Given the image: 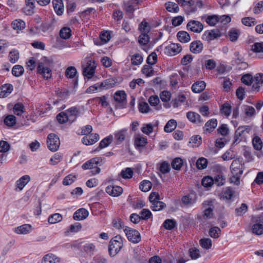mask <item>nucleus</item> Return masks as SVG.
Returning a JSON list of instances; mask_svg holds the SVG:
<instances>
[{"instance_id": "obj_1", "label": "nucleus", "mask_w": 263, "mask_h": 263, "mask_svg": "<svg viewBox=\"0 0 263 263\" xmlns=\"http://www.w3.org/2000/svg\"><path fill=\"white\" fill-rule=\"evenodd\" d=\"M105 162V158L102 157H96L87 161L84 163L82 168L83 170L92 169L95 168V171H92V173L93 175L99 174L100 172V168L97 167V165H102Z\"/></svg>"}, {"instance_id": "obj_2", "label": "nucleus", "mask_w": 263, "mask_h": 263, "mask_svg": "<svg viewBox=\"0 0 263 263\" xmlns=\"http://www.w3.org/2000/svg\"><path fill=\"white\" fill-rule=\"evenodd\" d=\"M123 247L122 238L116 236L110 240L108 246V252L111 256H115L121 250Z\"/></svg>"}, {"instance_id": "obj_3", "label": "nucleus", "mask_w": 263, "mask_h": 263, "mask_svg": "<svg viewBox=\"0 0 263 263\" xmlns=\"http://www.w3.org/2000/svg\"><path fill=\"white\" fill-rule=\"evenodd\" d=\"M47 147L51 151H57L60 145L59 137L53 133L49 134L47 138Z\"/></svg>"}, {"instance_id": "obj_4", "label": "nucleus", "mask_w": 263, "mask_h": 263, "mask_svg": "<svg viewBox=\"0 0 263 263\" xmlns=\"http://www.w3.org/2000/svg\"><path fill=\"white\" fill-rule=\"evenodd\" d=\"M124 231L130 241L136 243L140 241L141 236L138 231L128 227H125L124 228Z\"/></svg>"}, {"instance_id": "obj_5", "label": "nucleus", "mask_w": 263, "mask_h": 263, "mask_svg": "<svg viewBox=\"0 0 263 263\" xmlns=\"http://www.w3.org/2000/svg\"><path fill=\"white\" fill-rule=\"evenodd\" d=\"M197 196L195 193H191L183 196L181 199V206L190 207L196 202Z\"/></svg>"}, {"instance_id": "obj_6", "label": "nucleus", "mask_w": 263, "mask_h": 263, "mask_svg": "<svg viewBox=\"0 0 263 263\" xmlns=\"http://www.w3.org/2000/svg\"><path fill=\"white\" fill-rule=\"evenodd\" d=\"M243 163L240 159H236L233 161L230 168L232 175H241L243 173Z\"/></svg>"}, {"instance_id": "obj_7", "label": "nucleus", "mask_w": 263, "mask_h": 263, "mask_svg": "<svg viewBox=\"0 0 263 263\" xmlns=\"http://www.w3.org/2000/svg\"><path fill=\"white\" fill-rule=\"evenodd\" d=\"M126 94L124 90L117 91L114 96V99L116 102L118 103V107L123 108L125 107L126 104Z\"/></svg>"}, {"instance_id": "obj_8", "label": "nucleus", "mask_w": 263, "mask_h": 263, "mask_svg": "<svg viewBox=\"0 0 263 263\" xmlns=\"http://www.w3.org/2000/svg\"><path fill=\"white\" fill-rule=\"evenodd\" d=\"M95 69L96 66L94 61L88 60L86 66L83 68V74L88 79H90L93 76Z\"/></svg>"}, {"instance_id": "obj_9", "label": "nucleus", "mask_w": 263, "mask_h": 263, "mask_svg": "<svg viewBox=\"0 0 263 263\" xmlns=\"http://www.w3.org/2000/svg\"><path fill=\"white\" fill-rule=\"evenodd\" d=\"M73 246L74 248L82 249L84 252L90 254H93L96 249L95 246L92 243L78 242L74 243Z\"/></svg>"}, {"instance_id": "obj_10", "label": "nucleus", "mask_w": 263, "mask_h": 263, "mask_svg": "<svg viewBox=\"0 0 263 263\" xmlns=\"http://www.w3.org/2000/svg\"><path fill=\"white\" fill-rule=\"evenodd\" d=\"M221 36V33L218 29H212L205 31L202 35V39L208 42L216 39Z\"/></svg>"}, {"instance_id": "obj_11", "label": "nucleus", "mask_w": 263, "mask_h": 263, "mask_svg": "<svg viewBox=\"0 0 263 263\" xmlns=\"http://www.w3.org/2000/svg\"><path fill=\"white\" fill-rule=\"evenodd\" d=\"M187 30L196 33L201 32L203 29L202 24L197 21L191 20L186 25Z\"/></svg>"}, {"instance_id": "obj_12", "label": "nucleus", "mask_w": 263, "mask_h": 263, "mask_svg": "<svg viewBox=\"0 0 263 263\" xmlns=\"http://www.w3.org/2000/svg\"><path fill=\"white\" fill-rule=\"evenodd\" d=\"M182 50L181 46L178 43H173L165 49V53L170 56L175 55Z\"/></svg>"}, {"instance_id": "obj_13", "label": "nucleus", "mask_w": 263, "mask_h": 263, "mask_svg": "<svg viewBox=\"0 0 263 263\" xmlns=\"http://www.w3.org/2000/svg\"><path fill=\"white\" fill-rule=\"evenodd\" d=\"M37 71L46 80L50 79L52 76L51 70L49 67L45 66L43 63H39Z\"/></svg>"}, {"instance_id": "obj_14", "label": "nucleus", "mask_w": 263, "mask_h": 263, "mask_svg": "<svg viewBox=\"0 0 263 263\" xmlns=\"http://www.w3.org/2000/svg\"><path fill=\"white\" fill-rule=\"evenodd\" d=\"M252 232L256 235L263 234V215L258 217L256 223L252 226Z\"/></svg>"}, {"instance_id": "obj_15", "label": "nucleus", "mask_w": 263, "mask_h": 263, "mask_svg": "<svg viewBox=\"0 0 263 263\" xmlns=\"http://www.w3.org/2000/svg\"><path fill=\"white\" fill-rule=\"evenodd\" d=\"M142 0H129L124 4V9L126 12L133 13L136 10L135 7L138 6Z\"/></svg>"}, {"instance_id": "obj_16", "label": "nucleus", "mask_w": 263, "mask_h": 263, "mask_svg": "<svg viewBox=\"0 0 263 263\" xmlns=\"http://www.w3.org/2000/svg\"><path fill=\"white\" fill-rule=\"evenodd\" d=\"M105 191L108 195L112 197H118L123 193V189L118 185H108Z\"/></svg>"}, {"instance_id": "obj_17", "label": "nucleus", "mask_w": 263, "mask_h": 263, "mask_svg": "<svg viewBox=\"0 0 263 263\" xmlns=\"http://www.w3.org/2000/svg\"><path fill=\"white\" fill-rule=\"evenodd\" d=\"M100 139L99 135L98 134H91L85 136L82 139V142L86 145H90L96 143Z\"/></svg>"}, {"instance_id": "obj_18", "label": "nucleus", "mask_w": 263, "mask_h": 263, "mask_svg": "<svg viewBox=\"0 0 263 263\" xmlns=\"http://www.w3.org/2000/svg\"><path fill=\"white\" fill-rule=\"evenodd\" d=\"M251 130V127L249 126L246 125L239 126L235 132L234 142H237L240 137L245 136L247 134H249Z\"/></svg>"}, {"instance_id": "obj_19", "label": "nucleus", "mask_w": 263, "mask_h": 263, "mask_svg": "<svg viewBox=\"0 0 263 263\" xmlns=\"http://www.w3.org/2000/svg\"><path fill=\"white\" fill-rule=\"evenodd\" d=\"M186 118L191 122L197 124H201L204 122L200 115L194 111H190L187 112L186 113Z\"/></svg>"}, {"instance_id": "obj_20", "label": "nucleus", "mask_w": 263, "mask_h": 263, "mask_svg": "<svg viewBox=\"0 0 263 263\" xmlns=\"http://www.w3.org/2000/svg\"><path fill=\"white\" fill-rule=\"evenodd\" d=\"M66 112L68 114V117L69 118V122L71 123L76 121L77 117L80 114V111L77 107H71L68 109Z\"/></svg>"}, {"instance_id": "obj_21", "label": "nucleus", "mask_w": 263, "mask_h": 263, "mask_svg": "<svg viewBox=\"0 0 263 263\" xmlns=\"http://www.w3.org/2000/svg\"><path fill=\"white\" fill-rule=\"evenodd\" d=\"M203 44L200 41L197 40L192 42L190 46V51L195 54H198L203 50Z\"/></svg>"}, {"instance_id": "obj_22", "label": "nucleus", "mask_w": 263, "mask_h": 263, "mask_svg": "<svg viewBox=\"0 0 263 263\" xmlns=\"http://www.w3.org/2000/svg\"><path fill=\"white\" fill-rule=\"evenodd\" d=\"M13 86L11 84H5L0 87V98L8 97L13 91Z\"/></svg>"}, {"instance_id": "obj_23", "label": "nucleus", "mask_w": 263, "mask_h": 263, "mask_svg": "<svg viewBox=\"0 0 263 263\" xmlns=\"http://www.w3.org/2000/svg\"><path fill=\"white\" fill-rule=\"evenodd\" d=\"M89 215L88 211L85 209H80L73 214V219L76 220H82L86 219Z\"/></svg>"}, {"instance_id": "obj_24", "label": "nucleus", "mask_w": 263, "mask_h": 263, "mask_svg": "<svg viewBox=\"0 0 263 263\" xmlns=\"http://www.w3.org/2000/svg\"><path fill=\"white\" fill-rule=\"evenodd\" d=\"M30 180V177L29 175H26L22 176L16 182L15 190L17 191L18 189L19 191H22Z\"/></svg>"}, {"instance_id": "obj_25", "label": "nucleus", "mask_w": 263, "mask_h": 263, "mask_svg": "<svg viewBox=\"0 0 263 263\" xmlns=\"http://www.w3.org/2000/svg\"><path fill=\"white\" fill-rule=\"evenodd\" d=\"M35 1L25 0L26 6L24 8V12L26 15H30L34 13Z\"/></svg>"}, {"instance_id": "obj_26", "label": "nucleus", "mask_w": 263, "mask_h": 263, "mask_svg": "<svg viewBox=\"0 0 263 263\" xmlns=\"http://www.w3.org/2000/svg\"><path fill=\"white\" fill-rule=\"evenodd\" d=\"M60 259L56 255L50 253L46 254L42 259V263H60Z\"/></svg>"}, {"instance_id": "obj_27", "label": "nucleus", "mask_w": 263, "mask_h": 263, "mask_svg": "<svg viewBox=\"0 0 263 263\" xmlns=\"http://www.w3.org/2000/svg\"><path fill=\"white\" fill-rule=\"evenodd\" d=\"M52 5L56 13L59 15H62L64 11L62 0H53Z\"/></svg>"}, {"instance_id": "obj_28", "label": "nucleus", "mask_w": 263, "mask_h": 263, "mask_svg": "<svg viewBox=\"0 0 263 263\" xmlns=\"http://www.w3.org/2000/svg\"><path fill=\"white\" fill-rule=\"evenodd\" d=\"M31 226L29 224H24L15 228V232L19 234H27L31 232Z\"/></svg>"}, {"instance_id": "obj_29", "label": "nucleus", "mask_w": 263, "mask_h": 263, "mask_svg": "<svg viewBox=\"0 0 263 263\" xmlns=\"http://www.w3.org/2000/svg\"><path fill=\"white\" fill-rule=\"evenodd\" d=\"M177 37L181 43H187L191 40L190 34L185 31H179L177 34Z\"/></svg>"}, {"instance_id": "obj_30", "label": "nucleus", "mask_w": 263, "mask_h": 263, "mask_svg": "<svg viewBox=\"0 0 263 263\" xmlns=\"http://www.w3.org/2000/svg\"><path fill=\"white\" fill-rule=\"evenodd\" d=\"M205 86L206 84L204 81H198L192 85V90L195 93H200L204 89Z\"/></svg>"}, {"instance_id": "obj_31", "label": "nucleus", "mask_w": 263, "mask_h": 263, "mask_svg": "<svg viewBox=\"0 0 263 263\" xmlns=\"http://www.w3.org/2000/svg\"><path fill=\"white\" fill-rule=\"evenodd\" d=\"M112 141V136H108V137L104 138L103 140H102L101 141V142L99 143V146L96 148L95 151H99L101 149L108 146L111 143Z\"/></svg>"}, {"instance_id": "obj_32", "label": "nucleus", "mask_w": 263, "mask_h": 263, "mask_svg": "<svg viewBox=\"0 0 263 263\" xmlns=\"http://www.w3.org/2000/svg\"><path fill=\"white\" fill-rule=\"evenodd\" d=\"M217 125V120L216 119H212L208 121L205 124V130L209 133L213 131Z\"/></svg>"}, {"instance_id": "obj_33", "label": "nucleus", "mask_w": 263, "mask_h": 263, "mask_svg": "<svg viewBox=\"0 0 263 263\" xmlns=\"http://www.w3.org/2000/svg\"><path fill=\"white\" fill-rule=\"evenodd\" d=\"M51 27V24L49 22H43L39 26L36 27L37 33L46 32Z\"/></svg>"}, {"instance_id": "obj_34", "label": "nucleus", "mask_w": 263, "mask_h": 263, "mask_svg": "<svg viewBox=\"0 0 263 263\" xmlns=\"http://www.w3.org/2000/svg\"><path fill=\"white\" fill-rule=\"evenodd\" d=\"M177 126V122L175 120H170L164 126V130L166 133H171L173 131Z\"/></svg>"}, {"instance_id": "obj_35", "label": "nucleus", "mask_w": 263, "mask_h": 263, "mask_svg": "<svg viewBox=\"0 0 263 263\" xmlns=\"http://www.w3.org/2000/svg\"><path fill=\"white\" fill-rule=\"evenodd\" d=\"M239 35V31L236 28L231 29L228 34V37L231 42H235L237 40Z\"/></svg>"}, {"instance_id": "obj_36", "label": "nucleus", "mask_w": 263, "mask_h": 263, "mask_svg": "<svg viewBox=\"0 0 263 263\" xmlns=\"http://www.w3.org/2000/svg\"><path fill=\"white\" fill-rule=\"evenodd\" d=\"M151 65H145L142 68L141 71L146 77H149L154 75V70Z\"/></svg>"}, {"instance_id": "obj_37", "label": "nucleus", "mask_w": 263, "mask_h": 263, "mask_svg": "<svg viewBox=\"0 0 263 263\" xmlns=\"http://www.w3.org/2000/svg\"><path fill=\"white\" fill-rule=\"evenodd\" d=\"M147 143V139L140 135L137 136L135 139V145L136 147H144Z\"/></svg>"}, {"instance_id": "obj_38", "label": "nucleus", "mask_w": 263, "mask_h": 263, "mask_svg": "<svg viewBox=\"0 0 263 263\" xmlns=\"http://www.w3.org/2000/svg\"><path fill=\"white\" fill-rule=\"evenodd\" d=\"M220 111L225 116H229L231 113V106L228 102L224 103L220 107Z\"/></svg>"}, {"instance_id": "obj_39", "label": "nucleus", "mask_w": 263, "mask_h": 263, "mask_svg": "<svg viewBox=\"0 0 263 263\" xmlns=\"http://www.w3.org/2000/svg\"><path fill=\"white\" fill-rule=\"evenodd\" d=\"M4 122L7 126L11 127L16 124V118L14 115H9L5 117Z\"/></svg>"}, {"instance_id": "obj_40", "label": "nucleus", "mask_w": 263, "mask_h": 263, "mask_svg": "<svg viewBox=\"0 0 263 263\" xmlns=\"http://www.w3.org/2000/svg\"><path fill=\"white\" fill-rule=\"evenodd\" d=\"M201 138L199 135L193 136L190 140L191 146L193 147H198L201 144Z\"/></svg>"}, {"instance_id": "obj_41", "label": "nucleus", "mask_w": 263, "mask_h": 263, "mask_svg": "<svg viewBox=\"0 0 263 263\" xmlns=\"http://www.w3.org/2000/svg\"><path fill=\"white\" fill-rule=\"evenodd\" d=\"M24 72V67L20 65H16L14 66L12 69V74L16 77L22 76Z\"/></svg>"}, {"instance_id": "obj_42", "label": "nucleus", "mask_w": 263, "mask_h": 263, "mask_svg": "<svg viewBox=\"0 0 263 263\" xmlns=\"http://www.w3.org/2000/svg\"><path fill=\"white\" fill-rule=\"evenodd\" d=\"M71 35V30L69 27H63L60 32V36L61 38L66 40L69 39Z\"/></svg>"}, {"instance_id": "obj_43", "label": "nucleus", "mask_w": 263, "mask_h": 263, "mask_svg": "<svg viewBox=\"0 0 263 263\" xmlns=\"http://www.w3.org/2000/svg\"><path fill=\"white\" fill-rule=\"evenodd\" d=\"M12 27L15 30H22L25 27V23L21 20H16L12 22Z\"/></svg>"}, {"instance_id": "obj_44", "label": "nucleus", "mask_w": 263, "mask_h": 263, "mask_svg": "<svg viewBox=\"0 0 263 263\" xmlns=\"http://www.w3.org/2000/svg\"><path fill=\"white\" fill-rule=\"evenodd\" d=\"M218 16L216 15H208L206 17L205 22L210 26H214L219 22Z\"/></svg>"}, {"instance_id": "obj_45", "label": "nucleus", "mask_w": 263, "mask_h": 263, "mask_svg": "<svg viewBox=\"0 0 263 263\" xmlns=\"http://www.w3.org/2000/svg\"><path fill=\"white\" fill-rule=\"evenodd\" d=\"M13 112L17 116H21L24 112V106L21 103L15 104L13 107Z\"/></svg>"}, {"instance_id": "obj_46", "label": "nucleus", "mask_w": 263, "mask_h": 263, "mask_svg": "<svg viewBox=\"0 0 263 263\" xmlns=\"http://www.w3.org/2000/svg\"><path fill=\"white\" fill-rule=\"evenodd\" d=\"M183 165V160L180 158H175L173 160L171 165L173 169L180 170Z\"/></svg>"}, {"instance_id": "obj_47", "label": "nucleus", "mask_w": 263, "mask_h": 263, "mask_svg": "<svg viewBox=\"0 0 263 263\" xmlns=\"http://www.w3.org/2000/svg\"><path fill=\"white\" fill-rule=\"evenodd\" d=\"M63 219L62 216L59 213H55L50 215L48 218V222L54 224L60 222Z\"/></svg>"}, {"instance_id": "obj_48", "label": "nucleus", "mask_w": 263, "mask_h": 263, "mask_svg": "<svg viewBox=\"0 0 263 263\" xmlns=\"http://www.w3.org/2000/svg\"><path fill=\"white\" fill-rule=\"evenodd\" d=\"M127 134V129H122L116 133L115 138L118 141L122 142L125 139Z\"/></svg>"}, {"instance_id": "obj_49", "label": "nucleus", "mask_w": 263, "mask_h": 263, "mask_svg": "<svg viewBox=\"0 0 263 263\" xmlns=\"http://www.w3.org/2000/svg\"><path fill=\"white\" fill-rule=\"evenodd\" d=\"M200 246L204 249H210L212 246V240L209 238L201 239L199 241Z\"/></svg>"}, {"instance_id": "obj_50", "label": "nucleus", "mask_w": 263, "mask_h": 263, "mask_svg": "<svg viewBox=\"0 0 263 263\" xmlns=\"http://www.w3.org/2000/svg\"><path fill=\"white\" fill-rule=\"evenodd\" d=\"M166 10L170 12L177 13L179 11L178 5L175 3L169 2L165 4Z\"/></svg>"}, {"instance_id": "obj_51", "label": "nucleus", "mask_w": 263, "mask_h": 263, "mask_svg": "<svg viewBox=\"0 0 263 263\" xmlns=\"http://www.w3.org/2000/svg\"><path fill=\"white\" fill-rule=\"evenodd\" d=\"M152 186V184L151 181L143 180L140 183L139 188L142 191L146 192L151 190Z\"/></svg>"}, {"instance_id": "obj_52", "label": "nucleus", "mask_w": 263, "mask_h": 263, "mask_svg": "<svg viewBox=\"0 0 263 263\" xmlns=\"http://www.w3.org/2000/svg\"><path fill=\"white\" fill-rule=\"evenodd\" d=\"M9 61L11 63H16L19 59V52L18 50L13 49L9 52Z\"/></svg>"}, {"instance_id": "obj_53", "label": "nucleus", "mask_w": 263, "mask_h": 263, "mask_svg": "<svg viewBox=\"0 0 263 263\" xmlns=\"http://www.w3.org/2000/svg\"><path fill=\"white\" fill-rule=\"evenodd\" d=\"M57 119L61 124H64L67 121L69 122V118L66 112H61L57 116Z\"/></svg>"}, {"instance_id": "obj_54", "label": "nucleus", "mask_w": 263, "mask_h": 263, "mask_svg": "<svg viewBox=\"0 0 263 263\" xmlns=\"http://www.w3.org/2000/svg\"><path fill=\"white\" fill-rule=\"evenodd\" d=\"M77 72L76 68L73 66L68 67L65 71V76L69 79L73 78Z\"/></svg>"}, {"instance_id": "obj_55", "label": "nucleus", "mask_w": 263, "mask_h": 263, "mask_svg": "<svg viewBox=\"0 0 263 263\" xmlns=\"http://www.w3.org/2000/svg\"><path fill=\"white\" fill-rule=\"evenodd\" d=\"M133 171L131 168L127 167L122 170L120 173L121 176L124 179H130L133 177Z\"/></svg>"}, {"instance_id": "obj_56", "label": "nucleus", "mask_w": 263, "mask_h": 263, "mask_svg": "<svg viewBox=\"0 0 263 263\" xmlns=\"http://www.w3.org/2000/svg\"><path fill=\"white\" fill-rule=\"evenodd\" d=\"M166 206V204L162 201H159L154 202L151 206V209L154 211H159L163 209Z\"/></svg>"}, {"instance_id": "obj_57", "label": "nucleus", "mask_w": 263, "mask_h": 263, "mask_svg": "<svg viewBox=\"0 0 263 263\" xmlns=\"http://www.w3.org/2000/svg\"><path fill=\"white\" fill-rule=\"evenodd\" d=\"M221 230L217 227H213L211 228L209 232V235L213 238H217L219 237Z\"/></svg>"}, {"instance_id": "obj_58", "label": "nucleus", "mask_w": 263, "mask_h": 263, "mask_svg": "<svg viewBox=\"0 0 263 263\" xmlns=\"http://www.w3.org/2000/svg\"><path fill=\"white\" fill-rule=\"evenodd\" d=\"M252 143L253 146L256 150L259 151L262 148V142L259 137L255 136L253 139Z\"/></svg>"}, {"instance_id": "obj_59", "label": "nucleus", "mask_w": 263, "mask_h": 263, "mask_svg": "<svg viewBox=\"0 0 263 263\" xmlns=\"http://www.w3.org/2000/svg\"><path fill=\"white\" fill-rule=\"evenodd\" d=\"M242 23L247 26H253L256 23L255 19L251 17H246L241 19Z\"/></svg>"}, {"instance_id": "obj_60", "label": "nucleus", "mask_w": 263, "mask_h": 263, "mask_svg": "<svg viewBox=\"0 0 263 263\" xmlns=\"http://www.w3.org/2000/svg\"><path fill=\"white\" fill-rule=\"evenodd\" d=\"M150 37L147 33H141L139 36V43L142 45H146L149 41Z\"/></svg>"}, {"instance_id": "obj_61", "label": "nucleus", "mask_w": 263, "mask_h": 263, "mask_svg": "<svg viewBox=\"0 0 263 263\" xmlns=\"http://www.w3.org/2000/svg\"><path fill=\"white\" fill-rule=\"evenodd\" d=\"M143 61V57L139 53L133 55L131 58V62L133 65H138Z\"/></svg>"}, {"instance_id": "obj_62", "label": "nucleus", "mask_w": 263, "mask_h": 263, "mask_svg": "<svg viewBox=\"0 0 263 263\" xmlns=\"http://www.w3.org/2000/svg\"><path fill=\"white\" fill-rule=\"evenodd\" d=\"M62 158V155L61 154L56 153L50 158L49 164L52 165H56L61 161Z\"/></svg>"}, {"instance_id": "obj_63", "label": "nucleus", "mask_w": 263, "mask_h": 263, "mask_svg": "<svg viewBox=\"0 0 263 263\" xmlns=\"http://www.w3.org/2000/svg\"><path fill=\"white\" fill-rule=\"evenodd\" d=\"M213 206H209L204 210L203 218L204 219H211L213 216Z\"/></svg>"}, {"instance_id": "obj_64", "label": "nucleus", "mask_w": 263, "mask_h": 263, "mask_svg": "<svg viewBox=\"0 0 263 263\" xmlns=\"http://www.w3.org/2000/svg\"><path fill=\"white\" fill-rule=\"evenodd\" d=\"M189 252L192 259H196L201 256L199 249L196 248H190Z\"/></svg>"}]
</instances>
